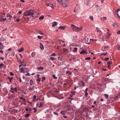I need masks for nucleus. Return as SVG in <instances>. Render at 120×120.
<instances>
[{
  "label": "nucleus",
  "instance_id": "5fc2aeb1",
  "mask_svg": "<svg viewBox=\"0 0 120 120\" xmlns=\"http://www.w3.org/2000/svg\"><path fill=\"white\" fill-rule=\"evenodd\" d=\"M88 93L87 92H85V96H86L88 95Z\"/></svg>",
  "mask_w": 120,
  "mask_h": 120
},
{
  "label": "nucleus",
  "instance_id": "ea45409f",
  "mask_svg": "<svg viewBox=\"0 0 120 120\" xmlns=\"http://www.w3.org/2000/svg\"><path fill=\"white\" fill-rule=\"evenodd\" d=\"M36 80L37 81L40 82L41 81V79L40 78H37Z\"/></svg>",
  "mask_w": 120,
  "mask_h": 120
},
{
  "label": "nucleus",
  "instance_id": "c9c22d12",
  "mask_svg": "<svg viewBox=\"0 0 120 120\" xmlns=\"http://www.w3.org/2000/svg\"><path fill=\"white\" fill-rule=\"evenodd\" d=\"M34 88L33 87H31L29 88V90L31 91L32 90H34Z\"/></svg>",
  "mask_w": 120,
  "mask_h": 120
},
{
  "label": "nucleus",
  "instance_id": "13d9d810",
  "mask_svg": "<svg viewBox=\"0 0 120 120\" xmlns=\"http://www.w3.org/2000/svg\"><path fill=\"white\" fill-rule=\"evenodd\" d=\"M36 95H34L33 96L34 99H36Z\"/></svg>",
  "mask_w": 120,
  "mask_h": 120
},
{
  "label": "nucleus",
  "instance_id": "6e6d98bb",
  "mask_svg": "<svg viewBox=\"0 0 120 120\" xmlns=\"http://www.w3.org/2000/svg\"><path fill=\"white\" fill-rule=\"evenodd\" d=\"M30 73H27L26 74V75L30 76Z\"/></svg>",
  "mask_w": 120,
  "mask_h": 120
},
{
  "label": "nucleus",
  "instance_id": "473e14b6",
  "mask_svg": "<svg viewBox=\"0 0 120 120\" xmlns=\"http://www.w3.org/2000/svg\"><path fill=\"white\" fill-rule=\"evenodd\" d=\"M66 73L67 74H68V75H70L71 74V72H70L69 71H67L66 72Z\"/></svg>",
  "mask_w": 120,
  "mask_h": 120
},
{
  "label": "nucleus",
  "instance_id": "0eeeda50",
  "mask_svg": "<svg viewBox=\"0 0 120 120\" xmlns=\"http://www.w3.org/2000/svg\"><path fill=\"white\" fill-rule=\"evenodd\" d=\"M6 17H9V18L8 19V20H11V18L12 17V16L11 15L9 14V13H7L6 15Z\"/></svg>",
  "mask_w": 120,
  "mask_h": 120
},
{
  "label": "nucleus",
  "instance_id": "bb28decb",
  "mask_svg": "<svg viewBox=\"0 0 120 120\" xmlns=\"http://www.w3.org/2000/svg\"><path fill=\"white\" fill-rule=\"evenodd\" d=\"M7 79L9 80V82L10 83H12V80L11 79H10V78L9 77H7Z\"/></svg>",
  "mask_w": 120,
  "mask_h": 120
},
{
  "label": "nucleus",
  "instance_id": "864d4df0",
  "mask_svg": "<svg viewBox=\"0 0 120 120\" xmlns=\"http://www.w3.org/2000/svg\"><path fill=\"white\" fill-rule=\"evenodd\" d=\"M56 54L54 53H53L51 54V56H56Z\"/></svg>",
  "mask_w": 120,
  "mask_h": 120
},
{
  "label": "nucleus",
  "instance_id": "72a5a7b5",
  "mask_svg": "<svg viewBox=\"0 0 120 120\" xmlns=\"http://www.w3.org/2000/svg\"><path fill=\"white\" fill-rule=\"evenodd\" d=\"M43 37V36H41L38 35V38L39 39H41V38H42Z\"/></svg>",
  "mask_w": 120,
  "mask_h": 120
},
{
  "label": "nucleus",
  "instance_id": "e433bc0d",
  "mask_svg": "<svg viewBox=\"0 0 120 120\" xmlns=\"http://www.w3.org/2000/svg\"><path fill=\"white\" fill-rule=\"evenodd\" d=\"M45 79V77H43L42 78V82H43L44 80Z\"/></svg>",
  "mask_w": 120,
  "mask_h": 120
},
{
  "label": "nucleus",
  "instance_id": "a19ab883",
  "mask_svg": "<svg viewBox=\"0 0 120 120\" xmlns=\"http://www.w3.org/2000/svg\"><path fill=\"white\" fill-rule=\"evenodd\" d=\"M53 113L55 115H56L57 116H58V113L57 112H53Z\"/></svg>",
  "mask_w": 120,
  "mask_h": 120
},
{
  "label": "nucleus",
  "instance_id": "f704fd0d",
  "mask_svg": "<svg viewBox=\"0 0 120 120\" xmlns=\"http://www.w3.org/2000/svg\"><path fill=\"white\" fill-rule=\"evenodd\" d=\"M4 64L2 63H1L0 64V68H1L3 67Z\"/></svg>",
  "mask_w": 120,
  "mask_h": 120
},
{
  "label": "nucleus",
  "instance_id": "2f4dec72",
  "mask_svg": "<svg viewBox=\"0 0 120 120\" xmlns=\"http://www.w3.org/2000/svg\"><path fill=\"white\" fill-rule=\"evenodd\" d=\"M105 97L106 99H107L108 98L109 96L107 94H104Z\"/></svg>",
  "mask_w": 120,
  "mask_h": 120
},
{
  "label": "nucleus",
  "instance_id": "e2e57ef3",
  "mask_svg": "<svg viewBox=\"0 0 120 120\" xmlns=\"http://www.w3.org/2000/svg\"><path fill=\"white\" fill-rule=\"evenodd\" d=\"M20 1L23 3H24L25 1L24 0H20Z\"/></svg>",
  "mask_w": 120,
  "mask_h": 120
},
{
  "label": "nucleus",
  "instance_id": "c03bdc74",
  "mask_svg": "<svg viewBox=\"0 0 120 120\" xmlns=\"http://www.w3.org/2000/svg\"><path fill=\"white\" fill-rule=\"evenodd\" d=\"M112 63V62L111 61H109L108 62L107 64H108V65H110Z\"/></svg>",
  "mask_w": 120,
  "mask_h": 120
},
{
  "label": "nucleus",
  "instance_id": "f3484780",
  "mask_svg": "<svg viewBox=\"0 0 120 120\" xmlns=\"http://www.w3.org/2000/svg\"><path fill=\"white\" fill-rule=\"evenodd\" d=\"M44 105V103L43 102H40V106L39 107L40 108L42 107Z\"/></svg>",
  "mask_w": 120,
  "mask_h": 120
},
{
  "label": "nucleus",
  "instance_id": "393cba45",
  "mask_svg": "<svg viewBox=\"0 0 120 120\" xmlns=\"http://www.w3.org/2000/svg\"><path fill=\"white\" fill-rule=\"evenodd\" d=\"M38 33L41 35H43L44 34V33L41 32V31H38Z\"/></svg>",
  "mask_w": 120,
  "mask_h": 120
},
{
  "label": "nucleus",
  "instance_id": "20e7f679",
  "mask_svg": "<svg viewBox=\"0 0 120 120\" xmlns=\"http://www.w3.org/2000/svg\"><path fill=\"white\" fill-rule=\"evenodd\" d=\"M20 70H21L20 71V72H26L27 71V69L26 68H24L22 67L20 68Z\"/></svg>",
  "mask_w": 120,
  "mask_h": 120
},
{
  "label": "nucleus",
  "instance_id": "c85d7f7f",
  "mask_svg": "<svg viewBox=\"0 0 120 120\" xmlns=\"http://www.w3.org/2000/svg\"><path fill=\"white\" fill-rule=\"evenodd\" d=\"M65 112L64 111H61L60 112V113L63 115H65Z\"/></svg>",
  "mask_w": 120,
  "mask_h": 120
},
{
  "label": "nucleus",
  "instance_id": "49530a36",
  "mask_svg": "<svg viewBox=\"0 0 120 120\" xmlns=\"http://www.w3.org/2000/svg\"><path fill=\"white\" fill-rule=\"evenodd\" d=\"M50 59L52 61H53L54 60L55 58L53 57H50Z\"/></svg>",
  "mask_w": 120,
  "mask_h": 120
},
{
  "label": "nucleus",
  "instance_id": "9b49d317",
  "mask_svg": "<svg viewBox=\"0 0 120 120\" xmlns=\"http://www.w3.org/2000/svg\"><path fill=\"white\" fill-rule=\"evenodd\" d=\"M110 35V33H109L108 32L107 33V35H106L105 37V39L108 38L109 37Z\"/></svg>",
  "mask_w": 120,
  "mask_h": 120
},
{
  "label": "nucleus",
  "instance_id": "39448f33",
  "mask_svg": "<svg viewBox=\"0 0 120 120\" xmlns=\"http://www.w3.org/2000/svg\"><path fill=\"white\" fill-rule=\"evenodd\" d=\"M11 90H11V92L12 93H14V92H16L17 89L15 87L14 88H11Z\"/></svg>",
  "mask_w": 120,
  "mask_h": 120
},
{
  "label": "nucleus",
  "instance_id": "f257e3e1",
  "mask_svg": "<svg viewBox=\"0 0 120 120\" xmlns=\"http://www.w3.org/2000/svg\"><path fill=\"white\" fill-rule=\"evenodd\" d=\"M34 11L33 10L30 9L29 10H27L25 12L23 15L25 16H28L29 15H32L34 14Z\"/></svg>",
  "mask_w": 120,
  "mask_h": 120
},
{
  "label": "nucleus",
  "instance_id": "0e129e2a",
  "mask_svg": "<svg viewBox=\"0 0 120 120\" xmlns=\"http://www.w3.org/2000/svg\"><path fill=\"white\" fill-rule=\"evenodd\" d=\"M74 70L75 71H76L77 72H78V70L77 69L74 68Z\"/></svg>",
  "mask_w": 120,
  "mask_h": 120
},
{
  "label": "nucleus",
  "instance_id": "69168bd1",
  "mask_svg": "<svg viewBox=\"0 0 120 120\" xmlns=\"http://www.w3.org/2000/svg\"><path fill=\"white\" fill-rule=\"evenodd\" d=\"M116 98H120V95H119L118 96H117L116 97Z\"/></svg>",
  "mask_w": 120,
  "mask_h": 120
},
{
  "label": "nucleus",
  "instance_id": "a18cd8bd",
  "mask_svg": "<svg viewBox=\"0 0 120 120\" xmlns=\"http://www.w3.org/2000/svg\"><path fill=\"white\" fill-rule=\"evenodd\" d=\"M2 19V20H3V22H4L5 20L6 19V18H1Z\"/></svg>",
  "mask_w": 120,
  "mask_h": 120
},
{
  "label": "nucleus",
  "instance_id": "2eb2a0df",
  "mask_svg": "<svg viewBox=\"0 0 120 120\" xmlns=\"http://www.w3.org/2000/svg\"><path fill=\"white\" fill-rule=\"evenodd\" d=\"M57 22H56L55 21L54 22H52V26L53 27H54L56 25H57Z\"/></svg>",
  "mask_w": 120,
  "mask_h": 120
},
{
  "label": "nucleus",
  "instance_id": "603ef678",
  "mask_svg": "<svg viewBox=\"0 0 120 120\" xmlns=\"http://www.w3.org/2000/svg\"><path fill=\"white\" fill-rule=\"evenodd\" d=\"M18 79L19 80V82L20 83H21L22 82V80H21V78L20 77V78H18Z\"/></svg>",
  "mask_w": 120,
  "mask_h": 120
},
{
  "label": "nucleus",
  "instance_id": "1a4fd4ad",
  "mask_svg": "<svg viewBox=\"0 0 120 120\" xmlns=\"http://www.w3.org/2000/svg\"><path fill=\"white\" fill-rule=\"evenodd\" d=\"M108 46L107 45H105L104 46L102 47V49L103 51H105L106 49H107L108 48Z\"/></svg>",
  "mask_w": 120,
  "mask_h": 120
},
{
  "label": "nucleus",
  "instance_id": "de8ad7c7",
  "mask_svg": "<svg viewBox=\"0 0 120 120\" xmlns=\"http://www.w3.org/2000/svg\"><path fill=\"white\" fill-rule=\"evenodd\" d=\"M107 52H106V53H102L101 54V55H104V56H105V55H106V54H107Z\"/></svg>",
  "mask_w": 120,
  "mask_h": 120
},
{
  "label": "nucleus",
  "instance_id": "9d476101",
  "mask_svg": "<svg viewBox=\"0 0 120 120\" xmlns=\"http://www.w3.org/2000/svg\"><path fill=\"white\" fill-rule=\"evenodd\" d=\"M90 1L89 0H85V3L88 6H90V3H89Z\"/></svg>",
  "mask_w": 120,
  "mask_h": 120
},
{
  "label": "nucleus",
  "instance_id": "09e8293b",
  "mask_svg": "<svg viewBox=\"0 0 120 120\" xmlns=\"http://www.w3.org/2000/svg\"><path fill=\"white\" fill-rule=\"evenodd\" d=\"M102 19H101V20H106V17H103L102 18Z\"/></svg>",
  "mask_w": 120,
  "mask_h": 120
},
{
  "label": "nucleus",
  "instance_id": "79ce46f5",
  "mask_svg": "<svg viewBox=\"0 0 120 120\" xmlns=\"http://www.w3.org/2000/svg\"><path fill=\"white\" fill-rule=\"evenodd\" d=\"M109 58L108 57L105 58L104 59V60L107 61L108 60H109Z\"/></svg>",
  "mask_w": 120,
  "mask_h": 120
},
{
  "label": "nucleus",
  "instance_id": "cd10ccee",
  "mask_svg": "<svg viewBox=\"0 0 120 120\" xmlns=\"http://www.w3.org/2000/svg\"><path fill=\"white\" fill-rule=\"evenodd\" d=\"M71 93L73 95H74L75 94V92L73 90H72L71 91Z\"/></svg>",
  "mask_w": 120,
  "mask_h": 120
},
{
  "label": "nucleus",
  "instance_id": "6e6552de",
  "mask_svg": "<svg viewBox=\"0 0 120 120\" xmlns=\"http://www.w3.org/2000/svg\"><path fill=\"white\" fill-rule=\"evenodd\" d=\"M79 9L80 8L78 6H76L75 8L74 11V12H75L76 11L79 10Z\"/></svg>",
  "mask_w": 120,
  "mask_h": 120
},
{
  "label": "nucleus",
  "instance_id": "58836bf2",
  "mask_svg": "<svg viewBox=\"0 0 120 120\" xmlns=\"http://www.w3.org/2000/svg\"><path fill=\"white\" fill-rule=\"evenodd\" d=\"M52 77L54 79H57V77L56 76L54 75H52Z\"/></svg>",
  "mask_w": 120,
  "mask_h": 120
},
{
  "label": "nucleus",
  "instance_id": "dca6fc26",
  "mask_svg": "<svg viewBox=\"0 0 120 120\" xmlns=\"http://www.w3.org/2000/svg\"><path fill=\"white\" fill-rule=\"evenodd\" d=\"M24 50V48L22 47L20 49H19L18 51L19 52H21L23 51Z\"/></svg>",
  "mask_w": 120,
  "mask_h": 120
},
{
  "label": "nucleus",
  "instance_id": "f03ea898",
  "mask_svg": "<svg viewBox=\"0 0 120 120\" xmlns=\"http://www.w3.org/2000/svg\"><path fill=\"white\" fill-rule=\"evenodd\" d=\"M71 28L73 31L77 32H79L81 31L82 29V26H81L80 28L78 27L73 24L71 25Z\"/></svg>",
  "mask_w": 120,
  "mask_h": 120
},
{
  "label": "nucleus",
  "instance_id": "5701e85b",
  "mask_svg": "<svg viewBox=\"0 0 120 120\" xmlns=\"http://www.w3.org/2000/svg\"><path fill=\"white\" fill-rule=\"evenodd\" d=\"M44 16L43 15H41V16L39 17V19L40 20H42L44 18Z\"/></svg>",
  "mask_w": 120,
  "mask_h": 120
},
{
  "label": "nucleus",
  "instance_id": "b1692460",
  "mask_svg": "<svg viewBox=\"0 0 120 120\" xmlns=\"http://www.w3.org/2000/svg\"><path fill=\"white\" fill-rule=\"evenodd\" d=\"M31 55L32 57H34L35 55V53L34 52H32V53H31Z\"/></svg>",
  "mask_w": 120,
  "mask_h": 120
},
{
  "label": "nucleus",
  "instance_id": "4be33fe9",
  "mask_svg": "<svg viewBox=\"0 0 120 120\" xmlns=\"http://www.w3.org/2000/svg\"><path fill=\"white\" fill-rule=\"evenodd\" d=\"M86 52L84 50H82V52L80 53V54H82V53H84Z\"/></svg>",
  "mask_w": 120,
  "mask_h": 120
},
{
  "label": "nucleus",
  "instance_id": "aec40b11",
  "mask_svg": "<svg viewBox=\"0 0 120 120\" xmlns=\"http://www.w3.org/2000/svg\"><path fill=\"white\" fill-rule=\"evenodd\" d=\"M89 19L92 21H93L94 20V18L93 16H90L89 18Z\"/></svg>",
  "mask_w": 120,
  "mask_h": 120
},
{
  "label": "nucleus",
  "instance_id": "3c124183",
  "mask_svg": "<svg viewBox=\"0 0 120 120\" xmlns=\"http://www.w3.org/2000/svg\"><path fill=\"white\" fill-rule=\"evenodd\" d=\"M16 20L17 22H18L20 21V19L19 18H17Z\"/></svg>",
  "mask_w": 120,
  "mask_h": 120
},
{
  "label": "nucleus",
  "instance_id": "4c0bfd02",
  "mask_svg": "<svg viewBox=\"0 0 120 120\" xmlns=\"http://www.w3.org/2000/svg\"><path fill=\"white\" fill-rule=\"evenodd\" d=\"M90 57H86L85 58L86 60H89L90 59Z\"/></svg>",
  "mask_w": 120,
  "mask_h": 120
},
{
  "label": "nucleus",
  "instance_id": "4d7b16f0",
  "mask_svg": "<svg viewBox=\"0 0 120 120\" xmlns=\"http://www.w3.org/2000/svg\"><path fill=\"white\" fill-rule=\"evenodd\" d=\"M117 48H118V50H120V45L118 46L117 47Z\"/></svg>",
  "mask_w": 120,
  "mask_h": 120
},
{
  "label": "nucleus",
  "instance_id": "a878e982",
  "mask_svg": "<svg viewBox=\"0 0 120 120\" xmlns=\"http://www.w3.org/2000/svg\"><path fill=\"white\" fill-rule=\"evenodd\" d=\"M77 48L75 47L74 48V49L73 50V51L74 52H76L77 51Z\"/></svg>",
  "mask_w": 120,
  "mask_h": 120
},
{
  "label": "nucleus",
  "instance_id": "412c9836",
  "mask_svg": "<svg viewBox=\"0 0 120 120\" xmlns=\"http://www.w3.org/2000/svg\"><path fill=\"white\" fill-rule=\"evenodd\" d=\"M30 85L31 86L34 83V82H33V80H30Z\"/></svg>",
  "mask_w": 120,
  "mask_h": 120
},
{
  "label": "nucleus",
  "instance_id": "bf43d9fd",
  "mask_svg": "<svg viewBox=\"0 0 120 120\" xmlns=\"http://www.w3.org/2000/svg\"><path fill=\"white\" fill-rule=\"evenodd\" d=\"M108 68L109 69H110L111 68L110 65H108Z\"/></svg>",
  "mask_w": 120,
  "mask_h": 120
},
{
  "label": "nucleus",
  "instance_id": "a211bd4d",
  "mask_svg": "<svg viewBox=\"0 0 120 120\" xmlns=\"http://www.w3.org/2000/svg\"><path fill=\"white\" fill-rule=\"evenodd\" d=\"M3 45L2 44V43H0V49L1 50L3 48Z\"/></svg>",
  "mask_w": 120,
  "mask_h": 120
},
{
  "label": "nucleus",
  "instance_id": "6ab92c4d",
  "mask_svg": "<svg viewBox=\"0 0 120 120\" xmlns=\"http://www.w3.org/2000/svg\"><path fill=\"white\" fill-rule=\"evenodd\" d=\"M44 69V68L42 67H40L38 68V69L39 70H43Z\"/></svg>",
  "mask_w": 120,
  "mask_h": 120
},
{
  "label": "nucleus",
  "instance_id": "c756f323",
  "mask_svg": "<svg viewBox=\"0 0 120 120\" xmlns=\"http://www.w3.org/2000/svg\"><path fill=\"white\" fill-rule=\"evenodd\" d=\"M30 115V114L27 113L26 114L25 117L26 118L28 117H29V116Z\"/></svg>",
  "mask_w": 120,
  "mask_h": 120
},
{
  "label": "nucleus",
  "instance_id": "7ed1b4c3",
  "mask_svg": "<svg viewBox=\"0 0 120 120\" xmlns=\"http://www.w3.org/2000/svg\"><path fill=\"white\" fill-rule=\"evenodd\" d=\"M60 4L63 7H66L67 6V0H57Z\"/></svg>",
  "mask_w": 120,
  "mask_h": 120
},
{
  "label": "nucleus",
  "instance_id": "423d86ee",
  "mask_svg": "<svg viewBox=\"0 0 120 120\" xmlns=\"http://www.w3.org/2000/svg\"><path fill=\"white\" fill-rule=\"evenodd\" d=\"M46 5L47 6H49L52 8H54V7L53 5H52V4L46 3Z\"/></svg>",
  "mask_w": 120,
  "mask_h": 120
},
{
  "label": "nucleus",
  "instance_id": "f8f14e48",
  "mask_svg": "<svg viewBox=\"0 0 120 120\" xmlns=\"http://www.w3.org/2000/svg\"><path fill=\"white\" fill-rule=\"evenodd\" d=\"M66 28V27L64 26H60L59 28V29L61 30H64Z\"/></svg>",
  "mask_w": 120,
  "mask_h": 120
},
{
  "label": "nucleus",
  "instance_id": "774afa93",
  "mask_svg": "<svg viewBox=\"0 0 120 120\" xmlns=\"http://www.w3.org/2000/svg\"><path fill=\"white\" fill-rule=\"evenodd\" d=\"M117 33L118 34H120V30L117 32Z\"/></svg>",
  "mask_w": 120,
  "mask_h": 120
},
{
  "label": "nucleus",
  "instance_id": "052dcab7",
  "mask_svg": "<svg viewBox=\"0 0 120 120\" xmlns=\"http://www.w3.org/2000/svg\"><path fill=\"white\" fill-rule=\"evenodd\" d=\"M22 11H19L18 12V13L20 14H21Z\"/></svg>",
  "mask_w": 120,
  "mask_h": 120
},
{
  "label": "nucleus",
  "instance_id": "4468645a",
  "mask_svg": "<svg viewBox=\"0 0 120 120\" xmlns=\"http://www.w3.org/2000/svg\"><path fill=\"white\" fill-rule=\"evenodd\" d=\"M40 48L42 50H43L44 49V46L41 43H40Z\"/></svg>",
  "mask_w": 120,
  "mask_h": 120
},
{
  "label": "nucleus",
  "instance_id": "680f3d73",
  "mask_svg": "<svg viewBox=\"0 0 120 120\" xmlns=\"http://www.w3.org/2000/svg\"><path fill=\"white\" fill-rule=\"evenodd\" d=\"M12 50V49L11 48H9L8 49V51H11Z\"/></svg>",
  "mask_w": 120,
  "mask_h": 120
},
{
  "label": "nucleus",
  "instance_id": "338daca9",
  "mask_svg": "<svg viewBox=\"0 0 120 120\" xmlns=\"http://www.w3.org/2000/svg\"><path fill=\"white\" fill-rule=\"evenodd\" d=\"M0 59L2 60H4V58L3 57H0Z\"/></svg>",
  "mask_w": 120,
  "mask_h": 120
},
{
  "label": "nucleus",
  "instance_id": "8fccbe9b",
  "mask_svg": "<svg viewBox=\"0 0 120 120\" xmlns=\"http://www.w3.org/2000/svg\"><path fill=\"white\" fill-rule=\"evenodd\" d=\"M33 109L34 110V112H36L37 111V109L35 108H33Z\"/></svg>",
  "mask_w": 120,
  "mask_h": 120
},
{
  "label": "nucleus",
  "instance_id": "7c9ffc66",
  "mask_svg": "<svg viewBox=\"0 0 120 120\" xmlns=\"http://www.w3.org/2000/svg\"><path fill=\"white\" fill-rule=\"evenodd\" d=\"M81 82L82 84V86H84L85 85V83L82 81H81Z\"/></svg>",
  "mask_w": 120,
  "mask_h": 120
},
{
  "label": "nucleus",
  "instance_id": "ddd939ff",
  "mask_svg": "<svg viewBox=\"0 0 120 120\" xmlns=\"http://www.w3.org/2000/svg\"><path fill=\"white\" fill-rule=\"evenodd\" d=\"M96 29L97 30V32L98 33H99L100 34H101L102 32L101 30H99V29L97 27H96Z\"/></svg>",
  "mask_w": 120,
  "mask_h": 120
},
{
  "label": "nucleus",
  "instance_id": "37998d69",
  "mask_svg": "<svg viewBox=\"0 0 120 120\" xmlns=\"http://www.w3.org/2000/svg\"><path fill=\"white\" fill-rule=\"evenodd\" d=\"M9 73L11 76H13L14 75V74L11 72H10Z\"/></svg>",
  "mask_w": 120,
  "mask_h": 120
}]
</instances>
